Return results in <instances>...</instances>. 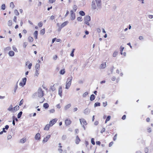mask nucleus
Segmentation results:
<instances>
[{"instance_id":"8fccbe9b","label":"nucleus","mask_w":153,"mask_h":153,"mask_svg":"<svg viewBox=\"0 0 153 153\" xmlns=\"http://www.w3.org/2000/svg\"><path fill=\"white\" fill-rule=\"evenodd\" d=\"M50 89L52 91H54L55 90V88L54 87V85L51 86Z\"/></svg>"},{"instance_id":"a18cd8bd","label":"nucleus","mask_w":153,"mask_h":153,"mask_svg":"<svg viewBox=\"0 0 153 153\" xmlns=\"http://www.w3.org/2000/svg\"><path fill=\"white\" fill-rule=\"evenodd\" d=\"M12 48H13V50L15 52H18V51H17V49L14 46H13L12 47Z\"/></svg>"},{"instance_id":"79ce46f5","label":"nucleus","mask_w":153,"mask_h":153,"mask_svg":"<svg viewBox=\"0 0 153 153\" xmlns=\"http://www.w3.org/2000/svg\"><path fill=\"white\" fill-rule=\"evenodd\" d=\"M36 68L38 69V70H39L40 68V65L39 64H37L36 65Z\"/></svg>"},{"instance_id":"c03bdc74","label":"nucleus","mask_w":153,"mask_h":153,"mask_svg":"<svg viewBox=\"0 0 153 153\" xmlns=\"http://www.w3.org/2000/svg\"><path fill=\"white\" fill-rule=\"evenodd\" d=\"M91 143L93 145H94L95 144V141H94V138H92L91 139Z\"/></svg>"},{"instance_id":"bf43d9fd","label":"nucleus","mask_w":153,"mask_h":153,"mask_svg":"<svg viewBox=\"0 0 153 153\" xmlns=\"http://www.w3.org/2000/svg\"><path fill=\"white\" fill-rule=\"evenodd\" d=\"M58 150L60 153H62V152H63L62 149L61 148L58 149Z\"/></svg>"},{"instance_id":"f03ea898","label":"nucleus","mask_w":153,"mask_h":153,"mask_svg":"<svg viewBox=\"0 0 153 153\" xmlns=\"http://www.w3.org/2000/svg\"><path fill=\"white\" fill-rule=\"evenodd\" d=\"M72 77L71 76H69L67 79L66 82V84L65 88L67 89H68L70 86L72 79Z\"/></svg>"},{"instance_id":"c85d7f7f","label":"nucleus","mask_w":153,"mask_h":153,"mask_svg":"<svg viewBox=\"0 0 153 153\" xmlns=\"http://www.w3.org/2000/svg\"><path fill=\"white\" fill-rule=\"evenodd\" d=\"M49 105L47 103H45L43 104V107L45 108H48Z\"/></svg>"},{"instance_id":"774afa93","label":"nucleus","mask_w":153,"mask_h":153,"mask_svg":"<svg viewBox=\"0 0 153 153\" xmlns=\"http://www.w3.org/2000/svg\"><path fill=\"white\" fill-rule=\"evenodd\" d=\"M111 79L112 81H114L116 79V78L115 77L113 76L111 78Z\"/></svg>"},{"instance_id":"c756f323","label":"nucleus","mask_w":153,"mask_h":153,"mask_svg":"<svg viewBox=\"0 0 153 153\" xmlns=\"http://www.w3.org/2000/svg\"><path fill=\"white\" fill-rule=\"evenodd\" d=\"M26 141V138H22L20 140V142L21 143H24Z\"/></svg>"},{"instance_id":"ea45409f","label":"nucleus","mask_w":153,"mask_h":153,"mask_svg":"<svg viewBox=\"0 0 153 153\" xmlns=\"http://www.w3.org/2000/svg\"><path fill=\"white\" fill-rule=\"evenodd\" d=\"M75 50V49H72L71 52L70 54V55L71 56H72V57H73L74 56V53Z\"/></svg>"},{"instance_id":"6ab92c4d","label":"nucleus","mask_w":153,"mask_h":153,"mask_svg":"<svg viewBox=\"0 0 153 153\" xmlns=\"http://www.w3.org/2000/svg\"><path fill=\"white\" fill-rule=\"evenodd\" d=\"M7 110L9 111H11L13 112V108L12 105H11L9 108L7 109Z\"/></svg>"},{"instance_id":"9d476101","label":"nucleus","mask_w":153,"mask_h":153,"mask_svg":"<svg viewBox=\"0 0 153 153\" xmlns=\"http://www.w3.org/2000/svg\"><path fill=\"white\" fill-rule=\"evenodd\" d=\"M68 21H66L65 22L62 23L61 25V27H60L59 28V30L60 31L61 28L64 27L65 26H66L68 24Z\"/></svg>"},{"instance_id":"a19ab883","label":"nucleus","mask_w":153,"mask_h":153,"mask_svg":"<svg viewBox=\"0 0 153 153\" xmlns=\"http://www.w3.org/2000/svg\"><path fill=\"white\" fill-rule=\"evenodd\" d=\"M77 7L76 5H74L73 9L74 11L75 12L76 11V10L77 9Z\"/></svg>"},{"instance_id":"6e6d98bb","label":"nucleus","mask_w":153,"mask_h":153,"mask_svg":"<svg viewBox=\"0 0 153 153\" xmlns=\"http://www.w3.org/2000/svg\"><path fill=\"white\" fill-rule=\"evenodd\" d=\"M17 17L16 16H14L13 18V21L15 22H16Z\"/></svg>"},{"instance_id":"0eeeda50","label":"nucleus","mask_w":153,"mask_h":153,"mask_svg":"<svg viewBox=\"0 0 153 153\" xmlns=\"http://www.w3.org/2000/svg\"><path fill=\"white\" fill-rule=\"evenodd\" d=\"M26 80L27 79L26 78H23L22 81L19 83V85L22 86L25 85L26 84Z\"/></svg>"},{"instance_id":"4be33fe9","label":"nucleus","mask_w":153,"mask_h":153,"mask_svg":"<svg viewBox=\"0 0 153 153\" xmlns=\"http://www.w3.org/2000/svg\"><path fill=\"white\" fill-rule=\"evenodd\" d=\"M95 98V96L94 94H92L91 95L90 97V100L91 101L94 100Z\"/></svg>"},{"instance_id":"f704fd0d","label":"nucleus","mask_w":153,"mask_h":153,"mask_svg":"<svg viewBox=\"0 0 153 153\" xmlns=\"http://www.w3.org/2000/svg\"><path fill=\"white\" fill-rule=\"evenodd\" d=\"M22 111L20 112L18 114L17 117L18 118H20L22 115Z\"/></svg>"},{"instance_id":"39448f33","label":"nucleus","mask_w":153,"mask_h":153,"mask_svg":"<svg viewBox=\"0 0 153 153\" xmlns=\"http://www.w3.org/2000/svg\"><path fill=\"white\" fill-rule=\"evenodd\" d=\"M71 123V121L69 118H67L65 120V124L66 126L70 125Z\"/></svg>"},{"instance_id":"0e129e2a","label":"nucleus","mask_w":153,"mask_h":153,"mask_svg":"<svg viewBox=\"0 0 153 153\" xmlns=\"http://www.w3.org/2000/svg\"><path fill=\"white\" fill-rule=\"evenodd\" d=\"M56 107L57 108H61V105L59 104L56 105Z\"/></svg>"},{"instance_id":"3c124183","label":"nucleus","mask_w":153,"mask_h":153,"mask_svg":"<svg viewBox=\"0 0 153 153\" xmlns=\"http://www.w3.org/2000/svg\"><path fill=\"white\" fill-rule=\"evenodd\" d=\"M88 94V93L87 92H85L83 94V97H85L87 96Z\"/></svg>"},{"instance_id":"f8f14e48","label":"nucleus","mask_w":153,"mask_h":153,"mask_svg":"<svg viewBox=\"0 0 153 153\" xmlns=\"http://www.w3.org/2000/svg\"><path fill=\"white\" fill-rule=\"evenodd\" d=\"M35 139L37 140H39L41 139V136L39 133H37L35 136Z\"/></svg>"},{"instance_id":"72a5a7b5","label":"nucleus","mask_w":153,"mask_h":153,"mask_svg":"<svg viewBox=\"0 0 153 153\" xmlns=\"http://www.w3.org/2000/svg\"><path fill=\"white\" fill-rule=\"evenodd\" d=\"M79 13L82 16H84L85 15V12L82 11H80L79 12Z\"/></svg>"},{"instance_id":"7ed1b4c3","label":"nucleus","mask_w":153,"mask_h":153,"mask_svg":"<svg viewBox=\"0 0 153 153\" xmlns=\"http://www.w3.org/2000/svg\"><path fill=\"white\" fill-rule=\"evenodd\" d=\"M44 91L41 88H39L36 93L38 97L39 98L42 97L44 95Z\"/></svg>"},{"instance_id":"423d86ee","label":"nucleus","mask_w":153,"mask_h":153,"mask_svg":"<svg viewBox=\"0 0 153 153\" xmlns=\"http://www.w3.org/2000/svg\"><path fill=\"white\" fill-rule=\"evenodd\" d=\"M71 13V20H74L75 18V14L73 10H71L70 11Z\"/></svg>"},{"instance_id":"473e14b6","label":"nucleus","mask_w":153,"mask_h":153,"mask_svg":"<svg viewBox=\"0 0 153 153\" xmlns=\"http://www.w3.org/2000/svg\"><path fill=\"white\" fill-rule=\"evenodd\" d=\"M65 73V69L61 70L60 71V74H63Z\"/></svg>"},{"instance_id":"7c9ffc66","label":"nucleus","mask_w":153,"mask_h":153,"mask_svg":"<svg viewBox=\"0 0 153 153\" xmlns=\"http://www.w3.org/2000/svg\"><path fill=\"white\" fill-rule=\"evenodd\" d=\"M100 103L99 102H97L95 103L94 104V107H96L97 106H100Z\"/></svg>"},{"instance_id":"2eb2a0df","label":"nucleus","mask_w":153,"mask_h":153,"mask_svg":"<svg viewBox=\"0 0 153 153\" xmlns=\"http://www.w3.org/2000/svg\"><path fill=\"white\" fill-rule=\"evenodd\" d=\"M33 35L34 37V38L36 39H38V31H35Z\"/></svg>"},{"instance_id":"bb28decb","label":"nucleus","mask_w":153,"mask_h":153,"mask_svg":"<svg viewBox=\"0 0 153 153\" xmlns=\"http://www.w3.org/2000/svg\"><path fill=\"white\" fill-rule=\"evenodd\" d=\"M10 7L12 9H13L15 5L13 2H12L10 4Z\"/></svg>"},{"instance_id":"603ef678","label":"nucleus","mask_w":153,"mask_h":153,"mask_svg":"<svg viewBox=\"0 0 153 153\" xmlns=\"http://www.w3.org/2000/svg\"><path fill=\"white\" fill-rule=\"evenodd\" d=\"M24 102L23 100L22 99L21 101H20L19 103V105L21 106L22 105L23 103Z\"/></svg>"},{"instance_id":"49530a36","label":"nucleus","mask_w":153,"mask_h":153,"mask_svg":"<svg viewBox=\"0 0 153 153\" xmlns=\"http://www.w3.org/2000/svg\"><path fill=\"white\" fill-rule=\"evenodd\" d=\"M56 0H49V3L51 4L55 2Z\"/></svg>"},{"instance_id":"5701e85b","label":"nucleus","mask_w":153,"mask_h":153,"mask_svg":"<svg viewBox=\"0 0 153 153\" xmlns=\"http://www.w3.org/2000/svg\"><path fill=\"white\" fill-rule=\"evenodd\" d=\"M9 54L10 56H14V53L13 51H10L9 52Z\"/></svg>"},{"instance_id":"4c0bfd02","label":"nucleus","mask_w":153,"mask_h":153,"mask_svg":"<svg viewBox=\"0 0 153 153\" xmlns=\"http://www.w3.org/2000/svg\"><path fill=\"white\" fill-rule=\"evenodd\" d=\"M28 45V43L27 42H24L23 43V47L25 48H26V46Z\"/></svg>"},{"instance_id":"58836bf2","label":"nucleus","mask_w":153,"mask_h":153,"mask_svg":"<svg viewBox=\"0 0 153 153\" xmlns=\"http://www.w3.org/2000/svg\"><path fill=\"white\" fill-rule=\"evenodd\" d=\"M117 53H118V52L117 51H114V52L113 54V56L114 57H116L117 56Z\"/></svg>"},{"instance_id":"5fc2aeb1","label":"nucleus","mask_w":153,"mask_h":153,"mask_svg":"<svg viewBox=\"0 0 153 153\" xmlns=\"http://www.w3.org/2000/svg\"><path fill=\"white\" fill-rule=\"evenodd\" d=\"M50 113H54L55 112V110L54 109H51L49 110Z\"/></svg>"},{"instance_id":"680f3d73","label":"nucleus","mask_w":153,"mask_h":153,"mask_svg":"<svg viewBox=\"0 0 153 153\" xmlns=\"http://www.w3.org/2000/svg\"><path fill=\"white\" fill-rule=\"evenodd\" d=\"M105 128H103L101 130V132L102 133H103V132H104L105 131Z\"/></svg>"},{"instance_id":"9b49d317","label":"nucleus","mask_w":153,"mask_h":153,"mask_svg":"<svg viewBox=\"0 0 153 153\" xmlns=\"http://www.w3.org/2000/svg\"><path fill=\"white\" fill-rule=\"evenodd\" d=\"M51 136L50 135H48L46 137H44L43 140H42L43 142L45 143L47 142L48 140L50 138Z\"/></svg>"},{"instance_id":"37998d69","label":"nucleus","mask_w":153,"mask_h":153,"mask_svg":"<svg viewBox=\"0 0 153 153\" xmlns=\"http://www.w3.org/2000/svg\"><path fill=\"white\" fill-rule=\"evenodd\" d=\"M11 49V47H8L4 49V50L5 51H9Z\"/></svg>"},{"instance_id":"412c9836","label":"nucleus","mask_w":153,"mask_h":153,"mask_svg":"<svg viewBox=\"0 0 153 153\" xmlns=\"http://www.w3.org/2000/svg\"><path fill=\"white\" fill-rule=\"evenodd\" d=\"M19 106L18 105H16L13 108V112H15L16 111L18 110L19 109Z\"/></svg>"},{"instance_id":"13d9d810","label":"nucleus","mask_w":153,"mask_h":153,"mask_svg":"<svg viewBox=\"0 0 153 153\" xmlns=\"http://www.w3.org/2000/svg\"><path fill=\"white\" fill-rule=\"evenodd\" d=\"M57 56L56 55H55L54 56H53V59L55 60L57 59Z\"/></svg>"},{"instance_id":"052dcab7","label":"nucleus","mask_w":153,"mask_h":153,"mask_svg":"<svg viewBox=\"0 0 153 153\" xmlns=\"http://www.w3.org/2000/svg\"><path fill=\"white\" fill-rule=\"evenodd\" d=\"M117 134H115V135L114 136L113 138V140L114 141H115L117 139Z\"/></svg>"},{"instance_id":"864d4df0","label":"nucleus","mask_w":153,"mask_h":153,"mask_svg":"<svg viewBox=\"0 0 153 153\" xmlns=\"http://www.w3.org/2000/svg\"><path fill=\"white\" fill-rule=\"evenodd\" d=\"M1 9L3 10H4L5 9V4H3L2 5H1Z\"/></svg>"},{"instance_id":"a878e982","label":"nucleus","mask_w":153,"mask_h":153,"mask_svg":"<svg viewBox=\"0 0 153 153\" xmlns=\"http://www.w3.org/2000/svg\"><path fill=\"white\" fill-rule=\"evenodd\" d=\"M13 24L11 20H9L7 23L8 25L9 26H11Z\"/></svg>"},{"instance_id":"f257e3e1","label":"nucleus","mask_w":153,"mask_h":153,"mask_svg":"<svg viewBox=\"0 0 153 153\" xmlns=\"http://www.w3.org/2000/svg\"><path fill=\"white\" fill-rule=\"evenodd\" d=\"M101 5V0H93L92 2L91 8L92 9L95 10L97 7L100 8Z\"/></svg>"},{"instance_id":"09e8293b","label":"nucleus","mask_w":153,"mask_h":153,"mask_svg":"<svg viewBox=\"0 0 153 153\" xmlns=\"http://www.w3.org/2000/svg\"><path fill=\"white\" fill-rule=\"evenodd\" d=\"M38 25L39 27H41L42 25L43 24L42 22H40L38 24Z\"/></svg>"},{"instance_id":"69168bd1","label":"nucleus","mask_w":153,"mask_h":153,"mask_svg":"<svg viewBox=\"0 0 153 153\" xmlns=\"http://www.w3.org/2000/svg\"><path fill=\"white\" fill-rule=\"evenodd\" d=\"M126 118V115H124L122 117V119L123 120H124Z\"/></svg>"},{"instance_id":"e433bc0d","label":"nucleus","mask_w":153,"mask_h":153,"mask_svg":"<svg viewBox=\"0 0 153 153\" xmlns=\"http://www.w3.org/2000/svg\"><path fill=\"white\" fill-rule=\"evenodd\" d=\"M144 151L145 153H148L149 152V149L148 148L146 147L144 148Z\"/></svg>"},{"instance_id":"b1692460","label":"nucleus","mask_w":153,"mask_h":153,"mask_svg":"<svg viewBox=\"0 0 153 153\" xmlns=\"http://www.w3.org/2000/svg\"><path fill=\"white\" fill-rule=\"evenodd\" d=\"M124 48L122 46H121L120 47V54L121 55L123 54V51Z\"/></svg>"},{"instance_id":"4d7b16f0","label":"nucleus","mask_w":153,"mask_h":153,"mask_svg":"<svg viewBox=\"0 0 153 153\" xmlns=\"http://www.w3.org/2000/svg\"><path fill=\"white\" fill-rule=\"evenodd\" d=\"M39 74V70H36L35 73V75L36 76H38V75Z\"/></svg>"},{"instance_id":"338daca9","label":"nucleus","mask_w":153,"mask_h":153,"mask_svg":"<svg viewBox=\"0 0 153 153\" xmlns=\"http://www.w3.org/2000/svg\"><path fill=\"white\" fill-rule=\"evenodd\" d=\"M75 132L76 133L78 134L79 132V130L78 129H76L75 130Z\"/></svg>"},{"instance_id":"dca6fc26","label":"nucleus","mask_w":153,"mask_h":153,"mask_svg":"<svg viewBox=\"0 0 153 153\" xmlns=\"http://www.w3.org/2000/svg\"><path fill=\"white\" fill-rule=\"evenodd\" d=\"M26 65H27L28 68L29 69H30L32 65L31 63H30L29 61H27L26 63Z\"/></svg>"},{"instance_id":"cd10ccee","label":"nucleus","mask_w":153,"mask_h":153,"mask_svg":"<svg viewBox=\"0 0 153 153\" xmlns=\"http://www.w3.org/2000/svg\"><path fill=\"white\" fill-rule=\"evenodd\" d=\"M71 106V105L70 104H69L67 105L65 107V110H67L68 108H69Z\"/></svg>"},{"instance_id":"2f4dec72","label":"nucleus","mask_w":153,"mask_h":153,"mask_svg":"<svg viewBox=\"0 0 153 153\" xmlns=\"http://www.w3.org/2000/svg\"><path fill=\"white\" fill-rule=\"evenodd\" d=\"M110 119L111 116H108L106 119V120L105 121V123H106L108 121L110 120Z\"/></svg>"},{"instance_id":"e2e57ef3","label":"nucleus","mask_w":153,"mask_h":153,"mask_svg":"<svg viewBox=\"0 0 153 153\" xmlns=\"http://www.w3.org/2000/svg\"><path fill=\"white\" fill-rule=\"evenodd\" d=\"M113 144V142H110L109 144V145H108L109 146V147H111L112 145Z\"/></svg>"},{"instance_id":"a211bd4d","label":"nucleus","mask_w":153,"mask_h":153,"mask_svg":"<svg viewBox=\"0 0 153 153\" xmlns=\"http://www.w3.org/2000/svg\"><path fill=\"white\" fill-rule=\"evenodd\" d=\"M80 140L79 137L78 136H76V143L77 144H78L79 143Z\"/></svg>"},{"instance_id":"393cba45","label":"nucleus","mask_w":153,"mask_h":153,"mask_svg":"<svg viewBox=\"0 0 153 153\" xmlns=\"http://www.w3.org/2000/svg\"><path fill=\"white\" fill-rule=\"evenodd\" d=\"M45 33V28H43L40 31V34L42 35H44Z\"/></svg>"},{"instance_id":"6e6552de","label":"nucleus","mask_w":153,"mask_h":153,"mask_svg":"<svg viewBox=\"0 0 153 153\" xmlns=\"http://www.w3.org/2000/svg\"><path fill=\"white\" fill-rule=\"evenodd\" d=\"M57 120L56 118L53 119L50 121L49 124L52 126L56 123Z\"/></svg>"},{"instance_id":"1a4fd4ad","label":"nucleus","mask_w":153,"mask_h":153,"mask_svg":"<svg viewBox=\"0 0 153 153\" xmlns=\"http://www.w3.org/2000/svg\"><path fill=\"white\" fill-rule=\"evenodd\" d=\"M80 123L81 124L82 123L83 126L86 125H87V123L86 120L83 118H81L79 119Z\"/></svg>"},{"instance_id":"aec40b11","label":"nucleus","mask_w":153,"mask_h":153,"mask_svg":"<svg viewBox=\"0 0 153 153\" xmlns=\"http://www.w3.org/2000/svg\"><path fill=\"white\" fill-rule=\"evenodd\" d=\"M28 40L29 42H32L33 41V38L30 36H29L28 38Z\"/></svg>"},{"instance_id":"ddd939ff","label":"nucleus","mask_w":153,"mask_h":153,"mask_svg":"<svg viewBox=\"0 0 153 153\" xmlns=\"http://www.w3.org/2000/svg\"><path fill=\"white\" fill-rule=\"evenodd\" d=\"M62 86H60L59 88L58 94L59 96L62 97Z\"/></svg>"},{"instance_id":"de8ad7c7","label":"nucleus","mask_w":153,"mask_h":153,"mask_svg":"<svg viewBox=\"0 0 153 153\" xmlns=\"http://www.w3.org/2000/svg\"><path fill=\"white\" fill-rule=\"evenodd\" d=\"M77 20L78 21H82V19L81 17H77Z\"/></svg>"},{"instance_id":"4468645a","label":"nucleus","mask_w":153,"mask_h":153,"mask_svg":"<svg viewBox=\"0 0 153 153\" xmlns=\"http://www.w3.org/2000/svg\"><path fill=\"white\" fill-rule=\"evenodd\" d=\"M106 66V62L102 63L100 65V69H104Z\"/></svg>"},{"instance_id":"f3484780","label":"nucleus","mask_w":153,"mask_h":153,"mask_svg":"<svg viewBox=\"0 0 153 153\" xmlns=\"http://www.w3.org/2000/svg\"><path fill=\"white\" fill-rule=\"evenodd\" d=\"M51 126L49 124H47L44 128V130L46 131H48L50 127Z\"/></svg>"},{"instance_id":"20e7f679","label":"nucleus","mask_w":153,"mask_h":153,"mask_svg":"<svg viewBox=\"0 0 153 153\" xmlns=\"http://www.w3.org/2000/svg\"><path fill=\"white\" fill-rule=\"evenodd\" d=\"M84 23L85 24L89 26L90 25L89 22L91 20V17L89 16H85L84 18Z\"/></svg>"},{"instance_id":"c9c22d12","label":"nucleus","mask_w":153,"mask_h":153,"mask_svg":"<svg viewBox=\"0 0 153 153\" xmlns=\"http://www.w3.org/2000/svg\"><path fill=\"white\" fill-rule=\"evenodd\" d=\"M14 13L16 16H19V13L17 10H14Z\"/></svg>"}]
</instances>
